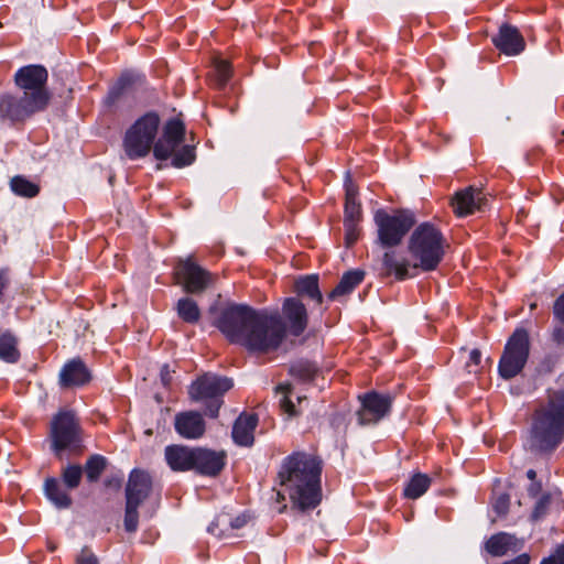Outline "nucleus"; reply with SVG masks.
I'll return each mask as SVG.
<instances>
[{"mask_svg": "<svg viewBox=\"0 0 564 564\" xmlns=\"http://www.w3.org/2000/svg\"><path fill=\"white\" fill-rule=\"evenodd\" d=\"M217 327L231 343L260 354L276 350L285 337V325L278 313L256 311L247 305L226 308Z\"/></svg>", "mask_w": 564, "mask_h": 564, "instance_id": "nucleus-1", "label": "nucleus"}, {"mask_svg": "<svg viewBox=\"0 0 564 564\" xmlns=\"http://www.w3.org/2000/svg\"><path fill=\"white\" fill-rule=\"evenodd\" d=\"M321 473V462L310 454L297 452L285 457L276 476L282 488L275 494L280 505L278 512L286 509L284 494H288L293 508L301 511L316 508L322 500Z\"/></svg>", "mask_w": 564, "mask_h": 564, "instance_id": "nucleus-2", "label": "nucleus"}, {"mask_svg": "<svg viewBox=\"0 0 564 564\" xmlns=\"http://www.w3.org/2000/svg\"><path fill=\"white\" fill-rule=\"evenodd\" d=\"M564 440V390L547 389L532 414L529 448L542 456L552 455Z\"/></svg>", "mask_w": 564, "mask_h": 564, "instance_id": "nucleus-3", "label": "nucleus"}, {"mask_svg": "<svg viewBox=\"0 0 564 564\" xmlns=\"http://www.w3.org/2000/svg\"><path fill=\"white\" fill-rule=\"evenodd\" d=\"M447 247V241L438 228L430 223L421 224L413 230L408 242L413 269L425 272L435 270Z\"/></svg>", "mask_w": 564, "mask_h": 564, "instance_id": "nucleus-4", "label": "nucleus"}, {"mask_svg": "<svg viewBox=\"0 0 564 564\" xmlns=\"http://www.w3.org/2000/svg\"><path fill=\"white\" fill-rule=\"evenodd\" d=\"M161 118L155 111H148L139 117L124 132L122 150L127 159H144L153 150Z\"/></svg>", "mask_w": 564, "mask_h": 564, "instance_id": "nucleus-5", "label": "nucleus"}, {"mask_svg": "<svg viewBox=\"0 0 564 564\" xmlns=\"http://www.w3.org/2000/svg\"><path fill=\"white\" fill-rule=\"evenodd\" d=\"M373 221L377 227V241L383 248L399 246L415 224L413 214L404 209L392 213L378 209L373 215Z\"/></svg>", "mask_w": 564, "mask_h": 564, "instance_id": "nucleus-6", "label": "nucleus"}, {"mask_svg": "<svg viewBox=\"0 0 564 564\" xmlns=\"http://www.w3.org/2000/svg\"><path fill=\"white\" fill-rule=\"evenodd\" d=\"M48 72L42 65H26L19 68L14 74V84L22 90V96L30 100L33 98L36 105L46 109L50 105L52 95L46 86Z\"/></svg>", "mask_w": 564, "mask_h": 564, "instance_id": "nucleus-7", "label": "nucleus"}, {"mask_svg": "<svg viewBox=\"0 0 564 564\" xmlns=\"http://www.w3.org/2000/svg\"><path fill=\"white\" fill-rule=\"evenodd\" d=\"M232 386V380L229 378L207 373L191 384L188 394L193 401L207 402V413L216 417L223 404V395Z\"/></svg>", "mask_w": 564, "mask_h": 564, "instance_id": "nucleus-8", "label": "nucleus"}, {"mask_svg": "<svg viewBox=\"0 0 564 564\" xmlns=\"http://www.w3.org/2000/svg\"><path fill=\"white\" fill-rule=\"evenodd\" d=\"M530 351L529 334L524 328H517L508 339L499 360V373L505 379H511L521 372Z\"/></svg>", "mask_w": 564, "mask_h": 564, "instance_id": "nucleus-9", "label": "nucleus"}, {"mask_svg": "<svg viewBox=\"0 0 564 564\" xmlns=\"http://www.w3.org/2000/svg\"><path fill=\"white\" fill-rule=\"evenodd\" d=\"M50 436L52 447L61 452L82 441L80 421L72 410L58 411L51 421Z\"/></svg>", "mask_w": 564, "mask_h": 564, "instance_id": "nucleus-10", "label": "nucleus"}, {"mask_svg": "<svg viewBox=\"0 0 564 564\" xmlns=\"http://www.w3.org/2000/svg\"><path fill=\"white\" fill-rule=\"evenodd\" d=\"M45 109L36 105L35 99L25 96L0 94V121L10 126L23 124L28 119Z\"/></svg>", "mask_w": 564, "mask_h": 564, "instance_id": "nucleus-11", "label": "nucleus"}, {"mask_svg": "<svg viewBox=\"0 0 564 564\" xmlns=\"http://www.w3.org/2000/svg\"><path fill=\"white\" fill-rule=\"evenodd\" d=\"M174 274L187 293H202L213 283L212 274L191 258L180 261Z\"/></svg>", "mask_w": 564, "mask_h": 564, "instance_id": "nucleus-12", "label": "nucleus"}, {"mask_svg": "<svg viewBox=\"0 0 564 564\" xmlns=\"http://www.w3.org/2000/svg\"><path fill=\"white\" fill-rule=\"evenodd\" d=\"M185 138V126L176 118L170 119L163 126L161 137L155 140L153 155L156 160L170 159Z\"/></svg>", "mask_w": 564, "mask_h": 564, "instance_id": "nucleus-13", "label": "nucleus"}, {"mask_svg": "<svg viewBox=\"0 0 564 564\" xmlns=\"http://www.w3.org/2000/svg\"><path fill=\"white\" fill-rule=\"evenodd\" d=\"M360 409L357 412L360 425L376 424L383 419L391 409L392 399L377 392H367L358 397Z\"/></svg>", "mask_w": 564, "mask_h": 564, "instance_id": "nucleus-14", "label": "nucleus"}, {"mask_svg": "<svg viewBox=\"0 0 564 564\" xmlns=\"http://www.w3.org/2000/svg\"><path fill=\"white\" fill-rule=\"evenodd\" d=\"M226 452L195 447L193 470L202 476L216 477L226 465Z\"/></svg>", "mask_w": 564, "mask_h": 564, "instance_id": "nucleus-15", "label": "nucleus"}, {"mask_svg": "<svg viewBox=\"0 0 564 564\" xmlns=\"http://www.w3.org/2000/svg\"><path fill=\"white\" fill-rule=\"evenodd\" d=\"M153 480L151 475L142 469H133L126 486V501L141 505L152 492Z\"/></svg>", "mask_w": 564, "mask_h": 564, "instance_id": "nucleus-16", "label": "nucleus"}, {"mask_svg": "<svg viewBox=\"0 0 564 564\" xmlns=\"http://www.w3.org/2000/svg\"><path fill=\"white\" fill-rule=\"evenodd\" d=\"M486 202L484 192L479 188L469 186L457 192L452 198L451 205L455 215L458 217L468 216L476 210H480Z\"/></svg>", "mask_w": 564, "mask_h": 564, "instance_id": "nucleus-17", "label": "nucleus"}, {"mask_svg": "<svg viewBox=\"0 0 564 564\" xmlns=\"http://www.w3.org/2000/svg\"><path fill=\"white\" fill-rule=\"evenodd\" d=\"M283 317L288 323L289 332L294 336L304 333L308 324L307 310L299 297L285 299L282 306Z\"/></svg>", "mask_w": 564, "mask_h": 564, "instance_id": "nucleus-18", "label": "nucleus"}, {"mask_svg": "<svg viewBox=\"0 0 564 564\" xmlns=\"http://www.w3.org/2000/svg\"><path fill=\"white\" fill-rule=\"evenodd\" d=\"M495 46L506 55H518L525 47V41L520 31L510 24H502L498 34L492 39Z\"/></svg>", "mask_w": 564, "mask_h": 564, "instance_id": "nucleus-19", "label": "nucleus"}, {"mask_svg": "<svg viewBox=\"0 0 564 564\" xmlns=\"http://www.w3.org/2000/svg\"><path fill=\"white\" fill-rule=\"evenodd\" d=\"M175 430L184 438L195 440L204 435L205 421L198 412L187 411L175 416Z\"/></svg>", "mask_w": 564, "mask_h": 564, "instance_id": "nucleus-20", "label": "nucleus"}, {"mask_svg": "<svg viewBox=\"0 0 564 564\" xmlns=\"http://www.w3.org/2000/svg\"><path fill=\"white\" fill-rule=\"evenodd\" d=\"M89 380L90 373L85 364L78 358L65 364L59 373V384L63 388L80 387Z\"/></svg>", "mask_w": 564, "mask_h": 564, "instance_id": "nucleus-21", "label": "nucleus"}, {"mask_svg": "<svg viewBox=\"0 0 564 564\" xmlns=\"http://www.w3.org/2000/svg\"><path fill=\"white\" fill-rule=\"evenodd\" d=\"M165 460L174 471L193 470L195 447L170 445L164 452Z\"/></svg>", "mask_w": 564, "mask_h": 564, "instance_id": "nucleus-22", "label": "nucleus"}, {"mask_svg": "<svg viewBox=\"0 0 564 564\" xmlns=\"http://www.w3.org/2000/svg\"><path fill=\"white\" fill-rule=\"evenodd\" d=\"M523 541L512 534L499 532L491 535L485 543L486 551L496 557L505 556L509 552H518L523 547Z\"/></svg>", "mask_w": 564, "mask_h": 564, "instance_id": "nucleus-23", "label": "nucleus"}, {"mask_svg": "<svg viewBox=\"0 0 564 564\" xmlns=\"http://www.w3.org/2000/svg\"><path fill=\"white\" fill-rule=\"evenodd\" d=\"M382 264L388 275H393L398 281L415 276L412 263L395 251H387L382 258Z\"/></svg>", "mask_w": 564, "mask_h": 564, "instance_id": "nucleus-24", "label": "nucleus"}, {"mask_svg": "<svg viewBox=\"0 0 564 564\" xmlns=\"http://www.w3.org/2000/svg\"><path fill=\"white\" fill-rule=\"evenodd\" d=\"M258 424L256 414H241L232 427V438L236 444L250 446L254 441L253 432Z\"/></svg>", "mask_w": 564, "mask_h": 564, "instance_id": "nucleus-25", "label": "nucleus"}, {"mask_svg": "<svg viewBox=\"0 0 564 564\" xmlns=\"http://www.w3.org/2000/svg\"><path fill=\"white\" fill-rule=\"evenodd\" d=\"M345 218L344 223L360 221L362 218L361 204L358 200V186L348 175L345 181Z\"/></svg>", "mask_w": 564, "mask_h": 564, "instance_id": "nucleus-26", "label": "nucleus"}, {"mask_svg": "<svg viewBox=\"0 0 564 564\" xmlns=\"http://www.w3.org/2000/svg\"><path fill=\"white\" fill-rule=\"evenodd\" d=\"M365 278V272L361 270H351L346 272L336 288L327 295L330 301L338 300L350 294Z\"/></svg>", "mask_w": 564, "mask_h": 564, "instance_id": "nucleus-27", "label": "nucleus"}, {"mask_svg": "<svg viewBox=\"0 0 564 564\" xmlns=\"http://www.w3.org/2000/svg\"><path fill=\"white\" fill-rule=\"evenodd\" d=\"M294 290L299 299H311L316 303V305H321L323 303V295L318 288L317 275H305L299 278L294 283Z\"/></svg>", "mask_w": 564, "mask_h": 564, "instance_id": "nucleus-28", "label": "nucleus"}, {"mask_svg": "<svg viewBox=\"0 0 564 564\" xmlns=\"http://www.w3.org/2000/svg\"><path fill=\"white\" fill-rule=\"evenodd\" d=\"M44 490L47 499L59 509H66L72 505V498L63 489L56 478H47L44 484Z\"/></svg>", "mask_w": 564, "mask_h": 564, "instance_id": "nucleus-29", "label": "nucleus"}, {"mask_svg": "<svg viewBox=\"0 0 564 564\" xmlns=\"http://www.w3.org/2000/svg\"><path fill=\"white\" fill-rule=\"evenodd\" d=\"M19 358L20 351L17 337L9 330L0 332V359L14 364Z\"/></svg>", "mask_w": 564, "mask_h": 564, "instance_id": "nucleus-30", "label": "nucleus"}, {"mask_svg": "<svg viewBox=\"0 0 564 564\" xmlns=\"http://www.w3.org/2000/svg\"><path fill=\"white\" fill-rule=\"evenodd\" d=\"M431 481V478L426 474H414L404 488V496L409 499L420 498L427 491Z\"/></svg>", "mask_w": 564, "mask_h": 564, "instance_id": "nucleus-31", "label": "nucleus"}, {"mask_svg": "<svg viewBox=\"0 0 564 564\" xmlns=\"http://www.w3.org/2000/svg\"><path fill=\"white\" fill-rule=\"evenodd\" d=\"M10 187L15 195L32 198L40 193V186L24 176L18 175L11 178Z\"/></svg>", "mask_w": 564, "mask_h": 564, "instance_id": "nucleus-32", "label": "nucleus"}, {"mask_svg": "<svg viewBox=\"0 0 564 564\" xmlns=\"http://www.w3.org/2000/svg\"><path fill=\"white\" fill-rule=\"evenodd\" d=\"M176 310L178 316L186 323L195 324L199 321L200 312L197 303L189 297L178 300Z\"/></svg>", "mask_w": 564, "mask_h": 564, "instance_id": "nucleus-33", "label": "nucleus"}, {"mask_svg": "<svg viewBox=\"0 0 564 564\" xmlns=\"http://www.w3.org/2000/svg\"><path fill=\"white\" fill-rule=\"evenodd\" d=\"M318 372V367L308 360H300L293 364L290 368V373L294 378L307 382L313 380Z\"/></svg>", "mask_w": 564, "mask_h": 564, "instance_id": "nucleus-34", "label": "nucleus"}, {"mask_svg": "<svg viewBox=\"0 0 564 564\" xmlns=\"http://www.w3.org/2000/svg\"><path fill=\"white\" fill-rule=\"evenodd\" d=\"M231 77V66L225 59H215L214 62V72L212 75V80L217 88H223L226 86L228 80Z\"/></svg>", "mask_w": 564, "mask_h": 564, "instance_id": "nucleus-35", "label": "nucleus"}, {"mask_svg": "<svg viewBox=\"0 0 564 564\" xmlns=\"http://www.w3.org/2000/svg\"><path fill=\"white\" fill-rule=\"evenodd\" d=\"M106 458L100 455L91 456L85 464L86 477L90 482L99 479L100 475L106 468Z\"/></svg>", "mask_w": 564, "mask_h": 564, "instance_id": "nucleus-36", "label": "nucleus"}, {"mask_svg": "<svg viewBox=\"0 0 564 564\" xmlns=\"http://www.w3.org/2000/svg\"><path fill=\"white\" fill-rule=\"evenodd\" d=\"M171 158L174 167L181 169L191 165L196 158L195 148L188 144L183 145L178 151H175Z\"/></svg>", "mask_w": 564, "mask_h": 564, "instance_id": "nucleus-37", "label": "nucleus"}, {"mask_svg": "<svg viewBox=\"0 0 564 564\" xmlns=\"http://www.w3.org/2000/svg\"><path fill=\"white\" fill-rule=\"evenodd\" d=\"M82 476L83 469L78 465H68L62 471V479L69 489H74L79 486Z\"/></svg>", "mask_w": 564, "mask_h": 564, "instance_id": "nucleus-38", "label": "nucleus"}, {"mask_svg": "<svg viewBox=\"0 0 564 564\" xmlns=\"http://www.w3.org/2000/svg\"><path fill=\"white\" fill-rule=\"evenodd\" d=\"M276 391L282 394V398L280 400V406H281L282 411L290 416L297 415L295 405L290 399V394L292 391L291 384H280L276 388Z\"/></svg>", "mask_w": 564, "mask_h": 564, "instance_id": "nucleus-39", "label": "nucleus"}, {"mask_svg": "<svg viewBox=\"0 0 564 564\" xmlns=\"http://www.w3.org/2000/svg\"><path fill=\"white\" fill-rule=\"evenodd\" d=\"M139 505L126 501L124 529L127 532H135L139 524Z\"/></svg>", "mask_w": 564, "mask_h": 564, "instance_id": "nucleus-40", "label": "nucleus"}, {"mask_svg": "<svg viewBox=\"0 0 564 564\" xmlns=\"http://www.w3.org/2000/svg\"><path fill=\"white\" fill-rule=\"evenodd\" d=\"M510 506V497L505 492L494 491L492 508L499 516H505Z\"/></svg>", "mask_w": 564, "mask_h": 564, "instance_id": "nucleus-41", "label": "nucleus"}, {"mask_svg": "<svg viewBox=\"0 0 564 564\" xmlns=\"http://www.w3.org/2000/svg\"><path fill=\"white\" fill-rule=\"evenodd\" d=\"M360 221L344 223L345 228V245L346 247L354 246L360 236Z\"/></svg>", "mask_w": 564, "mask_h": 564, "instance_id": "nucleus-42", "label": "nucleus"}, {"mask_svg": "<svg viewBox=\"0 0 564 564\" xmlns=\"http://www.w3.org/2000/svg\"><path fill=\"white\" fill-rule=\"evenodd\" d=\"M123 91H124V84L122 82H119L116 86H113L109 90V93L105 99V104L108 107L115 106L121 99Z\"/></svg>", "mask_w": 564, "mask_h": 564, "instance_id": "nucleus-43", "label": "nucleus"}, {"mask_svg": "<svg viewBox=\"0 0 564 564\" xmlns=\"http://www.w3.org/2000/svg\"><path fill=\"white\" fill-rule=\"evenodd\" d=\"M481 352L478 349H473L469 352V359L465 364V368L468 373H477L480 368Z\"/></svg>", "mask_w": 564, "mask_h": 564, "instance_id": "nucleus-44", "label": "nucleus"}, {"mask_svg": "<svg viewBox=\"0 0 564 564\" xmlns=\"http://www.w3.org/2000/svg\"><path fill=\"white\" fill-rule=\"evenodd\" d=\"M551 496L549 494L542 495L535 503L532 512L533 519H539L544 516L550 507Z\"/></svg>", "mask_w": 564, "mask_h": 564, "instance_id": "nucleus-45", "label": "nucleus"}, {"mask_svg": "<svg viewBox=\"0 0 564 564\" xmlns=\"http://www.w3.org/2000/svg\"><path fill=\"white\" fill-rule=\"evenodd\" d=\"M540 564H564V543L557 545L550 556L544 557Z\"/></svg>", "mask_w": 564, "mask_h": 564, "instance_id": "nucleus-46", "label": "nucleus"}, {"mask_svg": "<svg viewBox=\"0 0 564 564\" xmlns=\"http://www.w3.org/2000/svg\"><path fill=\"white\" fill-rule=\"evenodd\" d=\"M553 314L555 319L560 324L564 325V293L561 294L554 302Z\"/></svg>", "mask_w": 564, "mask_h": 564, "instance_id": "nucleus-47", "label": "nucleus"}, {"mask_svg": "<svg viewBox=\"0 0 564 564\" xmlns=\"http://www.w3.org/2000/svg\"><path fill=\"white\" fill-rule=\"evenodd\" d=\"M77 564H98V560L93 552L84 549L77 557Z\"/></svg>", "mask_w": 564, "mask_h": 564, "instance_id": "nucleus-48", "label": "nucleus"}, {"mask_svg": "<svg viewBox=\"0 0 564 564\" xmlns=\"http://www.w3.org/2000/svg\"><path fill=\"white\" fill-rule=\"evenodd\" d=\"M174 371L170 370V367L167 365H164L161 369V381L164 387H170L172 382V373Z\"/></svg>", "mask_w": 564, "mask_h": 564, "instance_id": "nucleus-49", "label": "nucleus"}, {"mask_svg": "<svg viewBox=\"0 0 564 564\" xmlns=\"http://www.w3.org/2000/svg\"><path fill=\"white\" fill-rule=\"evenodd\" d=\"M531 557L528 553H522L517 557L506 561L502 564H530Z\"/></svg>", "mask_w": 564, "mask_h": 564, "instance_id": "nucleus-50", "label": "nucleus"}, {"mask_svg": "<svg viewBox=\"0 0 564 564\" xmlns=\"http://www.w3.org/2000/svg\"><path fill=\"white\" fill-rule=\"evenodd\" d=\"M248 522V518L245 514L238 516L235 519L230 520L229 524L231 529H240L245 527Z\"/></svg>", "mask_w": 564, "mask_h": 564, "instance_id": "nucleus-51", "label": "nucleus"}, {"mask_svg": "<svg viewBox=\"0 0 564 564\" xmlns=\"http://www.w3.org/2000/svg\"><path fill=\"white\" fill-rule=\"evenodd\" d=\"M553 339L558 345L564 344V325L561 324V326H556L553 330Z\"/></svg>", "mask_w": 564, "mask_h": 564, "instance_id": "nucleus-52", "label": "nucleus"}, {"mask_svg": "<svg viewBox=\"0 0 564 564\" xmlns=\"http://www.w3.org/2000/svg\"><path fill=\"white\" fill-rule=\"evenodd\" d=\"M541 490L542 485L539 481H533L528 488V492L532 497H536L541 492Z\"/></svg>", "mask_w": 564, "mask_h": 564, "instance_id": "nucleus-53", "label": "nucleus"}, {"mask_svg": "<svg viewBox=\"0 0 564 564\" xmlns=\"http://www.w3.org/2000/svg\"><path fill=\"white\" fill-rule=\"evenodd\" d=\"M225 523V519H221V518H217L216 522H213L212 525L209 527V531L210 532H215V529L216 527L219 524V523Z\"/></svg>", "mask_w": 564, "mask_h": 564, "instance_id": "nucleus-54", "label": "nucleus"}, {"mask_svg": "<svg viewBox=\"0 0 564 564\" xmlns=\"http://www.w3.org/2000/svg\"><path fill=\"white\" fill-rule=\"evenodd\" d=\"M527 476L533 482V481H535V478H536V471L534 469H529L527 471Z\"/></svg>", "mask_w": 564, "mask_h": 564, "instance_id": "nucleus-55", "label": "nucleus"}]
</instances>
